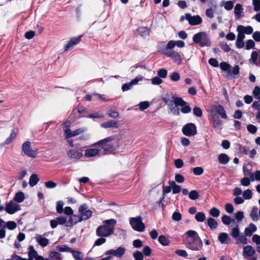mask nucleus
Instances as JSON below:
<instances>
[{
    "label": "nucleus",
    "instance_id": "nucleus-34",
    "mask_svg": "<svg viewBox=\"0 0 260 260\" xmlns=\"http://www.w3.org/2000/svg\"><path fill=\"white\" fill-rule=\"evenodd\" d=\"M39 181V179L37 174H34L31 175L29 178V184L31 187L36 185Z\"/></svg>",
    "mask_w": 260,
    "mask_h": 260
},
{
    "label": "nucleus",
    "instance_id": "nucleus-35",
    "mask_svg": "<svg viewBox=\"0 0 260 260\" xmlns=\"http://www.w3.org/2000/svg\"><path fill=\"white\" fill-rule=\"evenodd\" d=\"M169 184L170 185H171L172 187L173 190V193L176 194L180 192L181 186L177 185L175 181H169Z\"/></svg>",
    "mask_w": 260,
    "mask_h": 260
},
{
    "label": "nucleus",
    "instance_id": "nucleus-7",
    "mask_svg": "<svg viewBox=\"0 0 260 260\" xmlns=\"http://www.w3.org/2000/svg\"><path fill=\"white\" fill-rule=\"evenodd\" d=\"M22 150L25 155L31 158H35L38 153L37 150L32 149L31 142L29 141H26L23 143Z\"/></svg>",
    "mask_w": 260,
    "mask_h": 260
},
{
    "label": "nucleus",
    "instance_id": "nucleus-22",
    "mask_svg": "<svg viewBox=\"0 0 260 260\" xmlns=\"http://www.w3.org/2000/svg\"><path fill=\"white\" fill-rule=\"evenodd\" d=\"M82 221L80 214L79 215L73 214L67 222L66 226H72L79 222H81Z\"/></svg>",
    "mask_w": 260,
    "mask_h": 260
},
{
    "label": "nucleus",
    "instance_id": "nucleus-18",
    "mask_svg": "<svg viewBox=\"0 0 260 260\" xmlns=\"http://www.w3.org/2000/svg\"><path fill=\"white\" fill-rule=\"evenodd\" d=\"M35 239L36 242L42 247L47 246L49 243V240L41 235H36Z\"/></svg>",
    "mask_w": 260,
    "mask_h": 260
},
{
    "label": "nucleus",
    "instance_id": "nucleus-64",
    "mask_svg": "<svg viewBox=\"0 0 260 260\" xmlns=\"http://www.w3.org/2000/svg\"><path fill=\"white\" fill-rule=\"evenodd\" d=\"M252 4L254 6V10L255 11L260 10V0H252Z\"/></svg>",
    "mask_w": 260,
    "mask_h": 260
},
{
    "label": "nucleus",
    "instance_id": "nucleus-40",
    "mask_svg": "<svg viewBox=\"0 0 260 260\" xmlns=\"http://www.w3.org/2000/svg\"><path fill=\"white\" fill-rule=\"evenodd\" d=\"M195 219L198 222H202L206 219V216L202 212H198L195 215Z\"/></svg>",
    "mask_w": 260,
    "mask_h": 260
},
{
    "label": "nucleus",
    "instance_id": "nucleus-60",
    "mask_svg": "<svg viewBox=\"0 0 260 260\" xmlns=\"http://www.w3.org/2000/svg\"><path fill=\"white\" fill-rule=\"evenodd\" d=\"M45 185L46 188L49 189H52L56 187L57 186V184L52 181H49L45 183Z\"/></svg>",
    "mask_w": 260,
    "mask_h": 260
},
{
    "label": "nucleus",
    "instance_id": "nucleus-28",
    "mask_svg": "<svg viewBox=\"0 0 260 260\" xmlns=\"http://www.w3.org/2000/svg\"><path fill=\"white\" fill-rule=\"evenodd\" d=\"M237 29L247 35L251 34L253 31V28L251 26H244L241 25L237 26Z\"/></svg>",
    "mask_w": 260,
    "mask_h": 260
},
{
    "label": "nucleus",
    "instance_id": "nucleus-55",
    "mask_svg": "<svg viewBox=\"0 0 260 260\" xmlns=\"http://www.w3.org/2000/svg\"><path fill=\"white\" fill-rule=\"evenodd\" d=\"M255 46V43L252 40H248L246 43L245 49L246 50H250L253 48Z\"/></svg>",
    "mask_w": 260,
    "mask_h": 260
},
{
    "label": "nucleus",
    "instance_id": "nucleus-52",
    "mask_svg": "<svg viewBox=\"0 0 260 260\" xmlns=\"http://www.w3.org/2000/svg\"><path fill=\"white\" fill-rule=\"evenodd\" d=\"M175 253L178 256L186 258L188 256V253L185 250L177 249L175 251Z\"/></svg>",
    "mask_w": 260,
    "mask_h": 260
},
{
    "label": "nucleus",
    "instance_id": "nucleus-11",
    "mask_svg": "<svg viewBox=\"0 0 260 260\" xmlns=\"http://www.w3.org/2000/svg\"><path fill=\"white\" fill-rule=\"evenodd\" d=\"M20 209V205L14 203L12 200L6 204L5 208V211L9 214H13Z\"/></svg>",
    "mask_w": 260,
    "mask_h": 260
},
{
    "label": "nucleus",
    "instance_id": "nucleus-23",
    "mask_svg": "<svg viewBox=\"0 0 260 260\" xmlns=\"http://www.w3.org/2000/svg\"><path fill=\"white\" fill-rule=\"evenodd\" d=\"M175 46H177L179 48H182L184 47L185 43L183 41L181 40H171L168 43V44L166 45V46L168 47V49H173L175 47Z\"/></svg>",
    "mask_w": 260,
    "mask_h": 260
},
{
    "label": "nucleus",
    "instance_id": "nucleus-26",
    "mask_svg": "<svg viewBox=\"0 0 260 260\" xmlns=\"http://www.w3.org/2000/svg\"><path fill=\"white\" fill-rule=\"evenodd\" d=\"M101 152L100 149L96 148H90L85 150V156L87 157H94L98 155Z\"/></svg>",
    "mask_w": 260,
    "mask_h": 260
},
{
    "label": "nucleus",
    "instance_id": "nucleus-30",
    "mask_svg": "<svg viewBox=\"0 0 260 260\" xmlns=\"http://www.w3.org/2000/svg\"><path fill=\"white\" fill-rule=\"evenodd\" d=\"M207 224L211 230H215L218 226V223L216 220L212 217H210L207 219Z\"/></svg>",
    "mask_w": 260,
    "mask_h": 260
},
{
    "label": "nucleus",
    "instance_id": "nucleus-62",
    "mask_svg": "<svg viewBox=\"0 0 260 260\" xmlns=\"http://www.w3.org/2000/svg\"><path fill=\"white\" fill-rule=\"evenodd\" d=\"M221 220L225 225H229L231 222V218L228 215H223L221 218Z\"/></svg>",
    "mask_w": 260,
    "mask_h": 260
},
{
    "label": "nucleus",
    "instance_id": "nucleus-13",
    "mask_svg": "<svg viewBox=\"0 0 260 260\" xmlns=\"http://www.w3.org/2000/svg\"><path fill=\"white\" fill-rule=\"evenodd\" d=\"M125 248L119 247L116 249H110L105 252V255H113L117 257L121 258L125 252Z\"/></svg>",
    "mask_w": 260,
    "mask_h": 260
},
{
    "label": "nucleus",
    "instance_id": "nucleus-50",
    "mask_svg": "<svg viewBox=\"0 0 260 260\" xmlns=\"http://www.w3.org/2000/svg\"><path fill=\"white\" fill-rule=\"evenodd\" d=\"M199 197V194L197 190H193L189 192V198L192 200H196Z\"/></svg>",
    "mask_w": 260,
    "mask_h": 260
},
{
    "label": "nucleus",
    "instance_id": "nucleus-56",
    "mask_svg": "<svg viewBox=\"0 0 260 260\" xmlns=\"http://www.w3.org/2000/svg\"><path fill=\"white\" fill-rule=\"evenodd\" d=\"M193 173L196 175H201L204 172V170L202 167H197L192 169Z\"/></svg>",
    "mask_w": 260,
    "mask_h": 260
},
{
    "label": "nucleus",
    "instance_id": "nucleus-37",
    "mask_svg": "<svg viewBox=\"0 0 260 260\" xmlns=\"http://www.w3.org/2000/svg\"><path fill=\"white\" fill-rule=\"evenodd\" d=\"M51 260H62V256L60 253L56 251H51L49 254Z\"/></svg>",
    "mask_w": 260,
    "mask_h": 260
},
{
    "label": "nucleus",
    "instance_id": "nucleus-42",
    "mask_svg": "<svg viewBox=\"0 0 260 260\" xmlns=\"http://www.w3.org/2000/svg\"><path fill=\"white\" fill-rule=\"evenodd\" d=\"M64 203L62 201H59L56 203V210L58 214H62L63 212V206Z\"/></svg>",
    "mask_w": 260,
    "mask_h": 260
},
{
    "label": "nucleus",
    "instance_id": "nucleus-46",
    "mask_svg": "<svg viewBox=\"0 0 260 260\" xmlns=\"http://www.w3.org/2000/svg\"><path fill=\"white\" fill-rule=\"evenodd\" d=\"M258 53L256 51H252L251 54L250 58L249 59V62L251 64H254L255 63L257 57H258Z\"/></svg>",
    "mask_w": 260,
    "mask_h": 260
},
{
    "label": "nucleus",
    "instance_id": "nucleus-44",
    "mask_svg": "<svg viewBox=\"0 0 260 260\" xmlns=\"http://www.w3.org/2000/svg\"><path fill=\"white\" fill-rule=\"evenodd\" d=\"M16 137V134L14 130H13L11 132V133L10 135V136L6 140V141L4 142V144L8 145L11 143L12 141Z\"/></svg>",
    "mask_w": 260,
    "mask_h": 260
},
{
    "label": "nucleus",
    "instance_id": "nucleus-54",
    "mask_svg": "<svg viewBox=\"0 0 260 260\" xmlns=\"http://www.w3.org/2000/svg\"><path fill=\"white\" fill-rule=\"evenodd\" d=\"M168 72L166 69H161L158 71L157 75L159 78H165L167 76Z\"/></svg>",
    "mask_w": 260,
    "mask_h": 260
},
{
    "label": "nucleus",
    "instance_id": "nucleus-63",
    "mask_svg": "<svg viewBox=\"0 0 260 260\" xmlns=\"http://www.w3.org/2000/svg\"><path fill=\"white\" fill-rule=\"evenodd\" d=\"M133 255L135 260H143V255L140 251H136L134 253Z\"/></svg>",
    "mask_w": 260,
    "mask_h": 260
},
{
    "label": "nucleus",
    "instance_id": "nucleus-45",
    "mask_svg": "<svg viewBox=\"0 0 260 260\" xmlns=\"http://www.w3.org/2000/svg\"><path fill=\"white\" fill-rule=\"evenodd\" d=\"M56 249L60 252H71L72 249L69 247L67 245H58L56 247Z\"/></svg>",
    "mask_w": 260,
    "mask_h": 260
},
{
    "label": "nucleus",
    "instance_id": "nucleus-58",
    "mask_svg": "<svg viewBox=\"0 0 260 260\" xmlns=\"http://www.w3.org/2000/svg\"><path fill=\"white\" fill-rule=\"evenodd\" d=\"M6 225L7 228L10 230H13L17 226V224L16 223V222L14 221H8L6 223Z\"/></svg>",
    "mask_w": 260,
    "mask_h": 260
},
{
    "label": "nucleus",
    "instance_id": "nucleus-20",
    "mask_svg": "<svg viewBox=\"0 0 260 260\" xmlns=\"http://www.w3.org/2000/svg\"><path fill=\"white\" fill-rule=\"evenodd\" d=\"M218 240L222 244H228L231 241V238L226 233H221L218 236Z\"/></svg>",
    "mask_w": 260,
    "mask_h": 260
},
{
    "label": "nucleus",
    "instance_id": "nucleus-3",
    "mask_svg": "<svg viewBox=\"0 0 260 260\" xmlns=\"http://www.w3.org/2000/svg\"><path fill=\"white\" fill-rule=\"evenodd\" d=\"M114 140L113 137L111 136L101 140L92 144L94 147L101 146V152L103 154L106 155L112 153L113 151V145L108 144Z\"/></svg>",
    "mask_w": 260,
    "mask_h": 260
},
{
    "label": "nucleus",
    "instance_id": "nucleus-25",
    "mask_svg": "<svg viewBox=\"0 0 260 260\" xmlns=\"http://www.w3.org/2000/svg\"><path fill=\"white\" fill-rule=\"evenodd\" d=\"M101 126L105 128H118L119 125L117 121L111 120L102 123Z\"/></svg>",
    "mask_w": 260,
    "mask_h": 260
},
{
    "label": "nucleus",
    "instance_id": "nucleus-12",
    "mask_svg": "<svg viewBox=\"0 0 260 260\" xmlns=\"http://www.w3.org/2000/svg\"><path fill=\"white\" fill-rule=\"evenodd\" d=\"M185 18L191 25H197L202 22V19L199 15L191 16L190 14L186 13Z\"/></svg>",
    "mask_w": 260,
    "mask_h": 260
},
{
    "label": "nucleus",
    "instance_id": "nucleus-24",
    "mask_svg": "<svg viewBox=\"0 0 260 260\" xmlns=\"http://www.w3.org/2000/svg\"><path fill=\"white\" fill-rule=\"evenodd\" d=\"M243 9L242 5L237 4L234 8V14L236 19H239L243 16Z\"/></svg>",
    "mask_w": 260,
    "mask_h": 260
},
{
    "label": "nucleus",
    "instance_id": "nucleus-8",
    "mask_svg": "<svg viewBox=\"0 0 260 260\" xmlns=\"http://www.w3.org/2000/svg\"><path fill=\"white\" fill-rule=\"evenodd\" d=\"M182 133L186 136H193L197 134V126L193 123H188L182 128Z\"/></svg>",
    "mask_w": 260,
    "mask_h": 260
},
{
    "label": "nucleus",
    "instance_id": "nucleus-15",
    "mask_svg": "<svg viewBox=\"0 0 260 260\" xmlns=\"http://www.w3.org/2000/svg\"><path fill=\"white\" fill-rule=\"evenodd\" d=\"M81 38L82 36L71 38L64 46V51H67L72 49L75 46L80 42Z\"/></svg>",
    "mask_w": 260,
    "mask_h": 260
},
{
    "label": "nucleus",
    "instance_id": "nucleus-9",
    "mask_svg": "<svg viewBox=\"0 0 260 260\" xmlns=\"http://www.w3.org/2000/svg\"><path fill=\"white\" fill-rule=\"evenodd\" d=\"M79 213L82 220H86L91 217L92 212L88 209V206L86 204H84L81 205L79 207Z\"/></svg>",
    "mask_w": 260,
    "mask_h": 260
},
{
    "label": "nucleus",
    "instance_id": "nucleus-33",
    "mask_svg": "<svg viewBox=\"0 0 260 260\" xmlns=\"http://www.w3.org/2000/svg\"><path fill=\"white\" fill-rule=\"evenodd\" d=\"M218 159L220 164L225 165L229 161L230 158L227 154L225 153H221L219 155Z\"/></svg>",
    "mask_w": 260,
    "mask_h": 260
},
{
    "label": "nucleus",
    "instance_id": "nucleus-31",
    "mask_svg": "<svg viewBox=\"0 0 260 260\" xmlns=\"http://www.w3.org/2000/svg\"><path fill=\"white\" fill-rule=\"evenodd\" d=\"M25 199L24 194L22 191H19L15 193V196L12 201L17 203H22Z\"/></svg>",
    "mask_w": 260,
    "mask_h": 260
},
{
    "label": "nucleus",
    "instance_id": "nucleus-14",
    "mask_svg": "<svg viewBox=\"0 0 260 260\" xmlns=\"http://www.w3.org/2000/svg\"><path fill=\"white\" fill-rule=\"evenodd\" d=\"M143 78L144 77L141 76H138L130 82L124 83L122 86L121 88L122 91H126L131 89L134 85L137 84L139 81H142Z\"/></svg>",
    "mask_w": 260,
    "mask_h": 260
},
{
    "label": "nucleus",
    "instance_id": "nucleus-51",
    "mask_svg": "<svg viewBox=\"0 0 260 260\" xmlns=\"http://www.w3.org/2000/svg\"><path fill=\"white\" fill-rule=\"evenodd\" d=\"M240 68L239 66L236 65L234 68H231V71L230 74H228L230 75L236 76L239 74Z\"/></svg>",
    "mask_w": 260,
    "mask_h": 260
},
{
    "label": "nucleus",
    "instance_id": "nucleus-53",
    "mask_svg": "<svg viewBox=\"0 0 260 260\" xmlns=\"http://www.w3.org/2000/svg\"><path fill=\"white\" fill-rule=\"evenodd\" d=\"M193 113L194 116L199 117H201L203 115L202 110L198 107H195L193 109Z\"/></svg>",
    "mask_w": 260,
    "mask_h": 260
},
{
    "label": "nucleus",
    "instance_id": "nucleus-4",
    "mask_svg": "<svg viewBox=\"0 0 260 260\" xmlns=\"http://www.w3.org/2000/svg\"><path fill=\"white\" fill-rule=\"evenodd\" d=\"M193 41L201 47L210 46V42L208 36L205 32H200L193 36Z\"/></svg>",
    "mask_w": 260,
    "mask_h": 260
},
{
    "label": "nucleus",
    "instance_id": "nucleus-6",
    "mask_svg": "<svg viewBox=\"0 0 260 260\" xmlns=\"http://www.w3.org/2000/svg\"><path fill=\"white\" fill-rule=\"evenodd\" d=\"M163 54L166 56L172 58L173 61L178 64H181L182 62L181 55L177 52L175 51L173 49H168L166 46L163 50Z\"/></svg>",
    "mask_w": 260,
    "mask_h": 260
},
{
    "label": "nucleus",
    "instance_id": "nucleus-2",
    "mask_svg": "<svg viewBox=\"0 0 260 260\" xmlns=\"http://www.w3.org/2000/svg\"><path fill=\"white\" fill-rule=\"evenodd\" d=\"M103 224L98 226L96 230V235L100 237H108L114 233V226L117 223L115 219L104 220Z\"/></svg>",
    "mask_w": 260,
    "mask_h": 260
},
{
    "label": "nucleus",
    "instance_id": "nucleus-41",
    "mask_svg": "<svg viewBox=\"0 0 260 260\" xmlns=\"http://www.w3.org/2000/svg\"><path fill=\"white\" fill-rule=\"evenodd\" d=\"M160 244L163 246H168L169 244V240L165 236L161 235L158 237V239Z\"/></svg>",
    "mask_w": 260,
    "mask_h": 260
},
{
    "label": "nucleus",
    "instance_id": "nucleus-27",
    "mask_svg": "<svg viewBox=\"0 0 260 260\" xmlns=\"http://www.w3.org/2000/svg\"><path fill=\"white\" fill-rule=\"evenodd\" d=\"M256 230V226L253 223H250L248 227L245 228L244 234L246 236H251L252 233L255 232Z\"/></svg>",
    "mask_w": 260,
    "mask_h": 260
},
{
    "label": "nucleus",
    "instance_id": "nucleus-1",
    "mask_svg": "<svg viewBox=\"0 0 260 260\" xmlns=\"http://www.w3.org/2000/svg\"><path fill=\"white\" fill-rule=\"evenodd\" d=\"M187 239L186 246L193 251H200L203 248V242L198 233L193 230H189L185 233Z\"/></svg>",
    "mask_w": 260,
    "mask_h": 260
},
{
    "label": "nucleus",
    "instance_id": "nucleus-17",
    "mask_svg": "<svg viewBox=\"0 0 260 260\" xmlns=\"http://www.w3.org/2000/svg\"><path fill=\"white\" fill-rule=\"evenodd\" d=\"M255 253V251L251 246L247 245L243 247V255L244 258L252 256Z\"/></svg>",
    "mask_w": 260,
    "mask_h": 260
},
{
    "label": "nucleus",
    "instance_id": "nucleus-48",
    "mask_svg": "<svg viewBox=\"0 0 260 260\" xmlns=\"http://www.w3.org/2000/svg\"><path fill=\"white\" fill-rule=\"evenodd\" d=\"M139 32L140 35L142 37H145L149 35V29L145 27H141L139 28Z\"/></svg>",
    "mask_w": 260,
    "mask_h": 260
},
{
    "label": "nucleus",
    "instance_id": "nucleus-16",
    "mask_svg": "<svg viewBox=\"0 0 260 260\" xmlns=\"http://www.w3.org/2000/svg\"><path fill=\"white\" fill-rule=\"evenodd\" d=\"M211 110H213L215 113L219 115L223 119H226L228 118L224 107L220 105L215 106Z\"/></svg>",
    "mask_w": 260,
    "mask_h": 260
},
{
    "label": "nucleus",
    "instance_id": "nucleus-43",
    "mask_svg": "<svg viewBox=\"0 0 260 260\" xmlns=\"http://www.w3.org/2000/svg\"><path fill=\"white\" fill-rule=\"evenodd\" d=\"M231 236L232 237L236 239L240 235V230L238 226L233 228L231 230Z\"/></svg>",
    "mask_w": 260,
    "mask_h": 260
},
{
    "label": "nucleus",
    "instance_id": "nucleus-38",
    "mask_svg": "<svg viewBox=\"0 0 260 260\" xmlns=\"http://www.w3.org/2000/svg\"><path fill=\"white\" fill-rule=\"evenodd\" d=\"M221 69L225 72H227L228 74H230L232 67L230 64L226 62H221L219 64Z\"/></svg>",
    "mask_w": 260,
    "mask_h": 260
},
{
    "label": "nucleus",
    "instance_id": "nucleus-57",
    "mask_svg": "<svg viewBox=\"0 0 260 260\" xmlns=\"http://www.w3.org/2000/svg\"><path fill=\"white\" fill-rule=\"evenodd\" d=\"M174 103L176 105H178V106H183V105L186 104V102H185L184 100H183V99L182 98H179V97L176 98L174 99Z\"/></svg>",
    "mask_w": 260,
    "mask_h": 260
},
{
    "label": "nucleus",
    "instance_id": "nucleus-5",
    "mask_svg": "<svg viewBox=\"0 0 260 260\" xmlns=\"http://www.w3.org/2000/svg\"><path fill=\"white\" fill-rule=\"evenodd\" d=\"M129 223L133 229L136 231L142 232L145 230V226L142 222V218L140 216L130 218Z\"/></svg>",
    "mask_w": 260,
    "mask_h": 260
},
{
    "label": "nucleus",
    "instance_id": "nucleus-47",
    "mask_svg": "<svg viewBox=\"0 0 260 260\" xmlns=\"http://www.w3.org/2000/svg\"><path fill=\"white\" fill-rule=\"evenodd\" d=\"M243 198L245 200H250L252 196V192L250 189H246L243 192Z\"/></svg>",
    "mask_w": 260,
    "mask_h": 260
},
{
    "label": "nucleus",
    "instance_id": "nucleus-61",
    "mask_svg": "<svg viewBox=\"0 0 260 260\" xmlns=\"http://www.w3.org/2000/svg\"><path fill=\"white\" fill-rule=\"evenodd\" d=\"M180 78V74L177 72H173L170 76V79L173 81H178Z\"/></svg>",
    "mask_w": 260,
    "mask_h": 260
},
{
    "label": "nucleus",
    "instance_id": "nucleus-19",
    "mask_svg": "<svg viewBox=\"0 0 260 260\" xmlns=\"http://www.w3.org/2000/svg\"><path fill=\"white\" fill-rule=\"evenodd\" d=\"M68 156L75 159H79L83 156V154L81 152L78 151L75 149H71L67 151Z\"/></svg>",
    "mask_w": 260,
    "mask_h": 260
},
{
    "label": "nucleus",
    "instance_id": "nucleus-21",
    "mask_svg": "<svg viewBox=\"0 0 260 260\" xmlns=\"http://www.w3.org/2000/svg\"><path fill=\"white\" fill-rule=\"evenodd\" d=\"M84 130L82 128H79L73 132H72L70 129H67L65 130L66 138L69 139L78 136L82 134Z\"/></svg>",
    "mask_w": 260,
    "mask_h": 260
},
{
    "label": "nucleus",
    "instance_id": "nucleus-29",
    "mask_svg": "<svg viewBox=\"0 0 260 260\" xmlns=\"http://www.w3.org/2000/svg\"><path fill=\"white\" fill-rule=\"evenodd\" d=\"M258 209L256 206H253L252 208L251 212L250 213V217L254 221H257L259 219V215L258 214Z\"/></svg>",
    "mask_w": 260,
    "mask_h": 260
},
{
    "label": "nucleus",
    "instance_id": "nucleus-10",
    "mask_svg": "<svg viewBox=\"0 0 260 260\" xmlns=\"http://www.w3.org/2000/svg\"><path fill=\"white\" fill-rule=\"evenodd\" d=\"M211 123L213 127L218 129H221L222 126V121L219 117L214 113L213 110H211Z\"/></svg>",
    "mask_w": 260,
    "mask_h": 260
},
{
    "label": "nucleus",
    "instance_id": "nucleus-32",
    "mask_svg": "<svg viewBox=\"0 0 260 260\" xmlns=\"http://www.w3.org/2000/svg\"><path fill=\"white\" fill-rule=\"evenodd\" d=\"M245 234L243 235V234L240 235L239 237L236 239L235 243L236 244H239L240 243L243 244L244 245H246L248 243V240L246 238Z\"/></svg>",
    "mask_w": 260,
    "mask_h": 260
},
{
    "label": "nucleus",
    "instance_id": "nucleus-39",
    "mask_svg": "<svg viewBox=\"0 0 260 260\" xmlns=\"http://www.w3.org/2000/svg\"><path fill=\"white\" fill-rule=\"evenodd\" d=\"M71 253L75 260H83V255L81 252L72 249Z\"/></svg>",
    "mask_w": 260,
    "mask_h": 260
},
{
    "label": "nucleus",
    "instance_id": "nucleus-59",
    "mask_svg": "<svg viewBox=\"0 0 260 260\" xmlns=\"http://www.w3.org/2000/svg\"><path fill=\"white\" fill-rule=\"evenodd\" d=\"M149 105V102L147 101L141 102L139 104V108L142 111L147 109Z\"/></svg>",
    "mask_w": 260,
    "mask_h": 260
},
{
    "label": "nucleus",
    "instance_id": "nucleus-36",
    "mask_svg": "<svg viewBox=\"0 0 260 260\" xmlns=\"http://www.w3.org/2000/svg\"><path fill=\"white\" fill-rule=\"evenodd\" d=\"M29 251L28 252V259L29 260H34L36 256L38 255L37 252L35 250L33 246H30L29 247Z\"/></svg>",
    "mask_w": 260,
    "mask_h": 260
},
{
    "label": "nucleus",
    "instance_id": "nucleus-49",
    "mask_svg": "<svg viewBox=\"0 0 260 260\" xmlns=\"http://www.w3.org/2000/svg\"><path fill=\"white\" fill-rule=\"evenodd\" d=\"M209 214L214 217H217L220 215V211L217 208L213 207L210 210Z\"/></svg>",
    "mask_w": 260,
    "mask_h": 260
}]
</instances>
